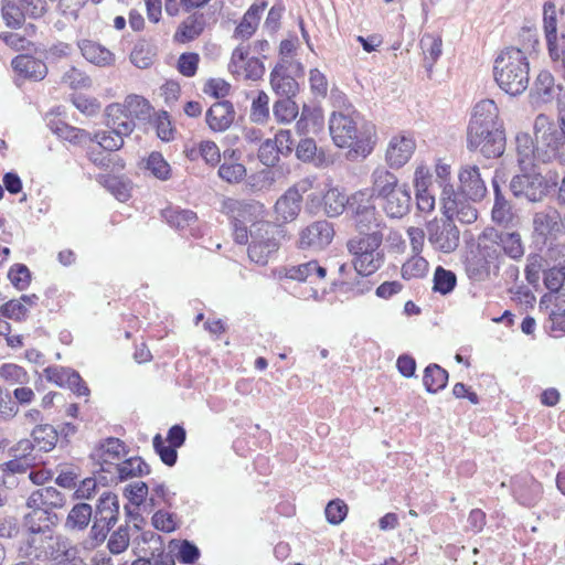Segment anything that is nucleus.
Returning a JSON list of instances; mask_svg holds the SVG:
<instances>
[{"label":"nucleus","instance_id":"21","mask_svg":"<svg viewBox=\"0 0 565 565\" xmlns=\"http://www.w3.org/2000/svg\"><path fill=\"white\" fill-rule=\"evenodd\" d=\"M461 193L472 202L481 201L487 194L484 180L477 166H463L458 174Z\"/></svg>","mask_w":565,"mask_h":565},{"label":"nucleus","instance_id":"48","mask_svg":"<svg viewBox=\"0 0 565 565\" xmlns=\"http://www.w3.org/2000/svg\"><path fill=\"white\" fill-rule=\"evenodd\" d=\"M544 32L548 46V52L551 49L561 47L562 41L561 36L557 38V19L555 12V6L552 3L544 4Z\"/></svg>","mask_w":565,"mask_h":565},{"label":"nucleus","instance_id":"51","mask_svg":"<svg viewBox=\"0 0 565 565\" xmlns=\"http://www.w3.org/2000/svg\"><path fill=\"white\" fill-rule=\"evenodd\" d=\"M457 286V276L454 271L438 266L433 278V291L443 296L449 295Z\"/></svg>","mask_w":565,"mask_h":565},{"label":"nucleus","instance_id":"55","mask_svg":"<svg viewBox=\"0 0 565 565\" xmlns=\"http://www.w3.org/2000/svg\"><path fill=\"white\" fill-rule=\"evenodd\" d=\"M146 168L159 180H168L171 177L170 164L160 152H151L147 159Z\"/></svg>","mask_w":565,"mask_h":565},{"label":"nucleus","instance_id":"25","mask_svg":"<svg viewBox=\"0 0 565 565\" xmlns=\"http://www.w3.org/2000/svg\"><path fill=\"white\" fill-rule=\"evenodd\" d=\"M97 451L100 469L109 473H113L117 462L125 459L128 454L125 443L114 437L105 439Z\"/></svg>","mask_w":565,"mask_h":565},{"label":"nucleus","instance_id":"46","mask_svg":"<svg viewBox=\"0 0 565 565\" xmlns=\"http://www.w3.org/2000/svg\"><path fill=\"white\" fill-rule=\"evenodd\" d=\"M297 129L301 134L318 132L323 127V114L321 108H302L297 120Z\"/></svg>","mask_w":565,"mask_h":565},{"label":"nucleus","instance_id":"14","mask_svg":"<svg viewBox=\"0 0 565 565\" xmlns=\"http://www.w3.org/2000/svg\"><path fill=\"white\" fill-rule=\"evenodd\" d=\"M494 129L504 130L498 108H477L468 127V145H480L481 136Z\"/></svg>","mask_w":565,"mask_h":565},{"label":"nucleus","instance_id":"42","mask_svg":"<svg viewBox=\"0 0 565 565\" xmlns=\"http://www.w3.org/2000/svg\"><path fill=\"white\" fill-rule=\"evenodd\" d=\"M518 162L522 171H529L534 166L535 146L531 136L526 132H519L515 137Z\"/></svg>","mask_w":565,"mask_h":565},{"label":"nucleus","instance_id":"57","mask_svg":"<svg viewBox=\"0 0 565 565\" xmlns=\"http://www.w3.org/2000/svg\"><path fill=\"white\" fill-rule=\"evenodd\" d=\"M318 148L316 141L311 138L301 139L296 148V156L303 162H313L316 166L322 163V159L317 154Z\"/></svg>","mask_w":565,"mask_h":565},{"label":"nucleus","instance_id":"63","mask_svg":"<svg viewBox=\"0 0 565 565\" xmlns=\"http://www.w3.org/2000/svg\"><path fill=\"white\" fill-rule=\"evenodd\" d=\"M324 514L329 523L340 524L348 514V505L340 499L332 500L327 504Z\"/></svg>","mask_w":565,"mask_h":565},{"label":"nucleus","instance_id":"62","mask_svg":"<svg viewBox=\"0 0 565 565\" xmlns=\"http://www.w3.org/2000/svg\"><path fill=\"white\" fill-rule=\"evenodd\" d=\"M28 311V307L19 299L9 300L0 308V312L4 318L14 321L25 320Z\"/></svg>","mask_w":565,"mask_h":565},{"label":"nucleus","instance_id":"36","mask_svg":"<svg viewBox=\"0 0 565 565\" xmlns=\"http://www.w3.org/2000/svg\"><path fill=\"white\" fill-rule=\"evenodd\" d=\"M488 249V246L480 245L479 253L467 258L466 269L471 279L480 281L489 276L492 254Z\"/></svg>","mask_w":565,"mask_h":565},{"label":"nucleus","instance_id":"37","mask_svg":"<svg viewBox=\"0 0 565 565\" xmlns=\"http://www.w3.org/2000/svg\"><path fill=\"white\" fill-rule=\"evenodd\" d=\"M301 202L299 198L287 190L275 203L276 221L287 223L296 220L301 211Z\"/></svg>","mask_w":565,"mask_h":565},{"label":"nucleus","instance_id":"11","mask_svg":"<svg viewBox=\"0 0 565 565\" xmlns=\"http://www.w3.org/2000/svg\"><path fill=\"white\" fill-rule=\"evenodd\" d=\"M510 190L516 198L539 202L547 193V182L541 173L523 171L522 174L512 178Z\"/></svg>","mask_w":565,"mask_h":565},{"label":"nucleus","instance_id":"16","mask_svg":"<svg viewBox=\"0 0 565 565\" xmlns=\"http://www.w3.org/2000/svg\"><path fill=\"white\" fill-rule=\"evenodd\" d=\"M415 149L416 142L411 136H393L386 147L385 162L391 169H401L411 160Z\"/></svg>","mask_w":565,"mask_h":565},{"label":"nucleus","instance_id":"18","mask_svg":"<svg viewBox=\"0 0 565 565\" xmlns=\"http://www.w3.org/2000/svg\"><path fill=\"white\" fill-rule=\"evenodd\" d=\"M44 376L49 382L60 387H67L78 396H86L89 390L83 382L78 372L64 366H47L44 369Z\"/></svg>","mask_w":565,"mask_h":565},{"label":"nucleus","instance_id":"12","mask_svg":"<svg viewBox=\"0 0 565 565\" xmlns=\"http://www.w3.org/2000/svg\"><path fill=\"white\" fill-rule=\"evenodd\" d=\"M564 231L561 215L555 210L535 213L533 217V237L537 245L555 241Z\"/></svg>","mask_w":565,"mask_h":565},{"label":"nucleus","instance_id":"23","mask_svg":"<svg viewBox=\"0 0 565 565\" xmlns=\"http://www.w3.org/2000/svg\"><path fill=\"white\" fill-rule=\"evenodd\" d=\"M53 532L22 531L18 544V552L21 557L41 559L49 539Z\"/></svg>","mask_w":565,"mask_h":565},{"label":"nucleus","instance_id":"17","mask_svg":"<svg viewBox=\"0 0 565 565\" xmlns=\"http://www.w3.org/2000/svg\"><path fill=\"white\" fill-rule=\"evenodd\" d=\"M334 236V231L328 221H317L305 227L299 234V247L323 249Z\"/></svg>","mask_w":565,"mask_h":565},{"label":"nucleus","instance_id":"22","mask_svg":"<svg viewBox=\"0 0 565 565\" xmlns=\"http://www.w3.org/2000/svg\"><path fill=\"white\" fill-rule=\"evenodd\" d=\"M289 61L281 58L270 74V84L274 92L282 98L290 100L298 92V83L288 74Z\"/></svg>","mask_w":565,"mask_h":565},{"label":"nucleus","instance_id":"61","mask_svg":"<svg viewBox=\"0 0 565 565\" xmlns=\"http://www.w3.org/2000/svg\"><path fill=\"white\" fill-rule=\"evenodd\" d=\"M8 278L18 290H24L31 281V273L23 264L13 265L8 273Z\"/></svg>","mask_w":565,"mask_h":565},{"label":"nucleus","instance_id":"38","mask_svg":"<svg viewBox=\"0 0 565 565\" xmlns=\"http://www.w3.org/2000/svg\"><path fill=\"white\" fill-rule=\"evenodd\" d=\"M82 55L98 66H109L115 62V55L105 46L90 40H83L78 44Z\"/></svg>","mask_w":565,"mask_h":565},{"label":"nucleus","instance_id":"29","mask_svg":"<svg viewBox=\"0 0 565 565\" xmlns=\"http://www.w3.org/2000/svg\"><path fill=\"white\" fill-rule=\"evenodd\" d=\"M65 495L54 487H43L33 491L26 499V508H44L46 511L64 507Z\"/></svg>","mask_w":565,"mask_h":565},{"label":"nucleus","instance_id":"58","mask_svg":"<svg viewBox=\"0 0 565 565\" xmlns=\"http://www.w3.org/2000/svg\"><path fill=\"white\" fill-rule=\"evenodd\" d=\"M152 445L154 448L156 454L160 457L161 461L172 467L175 465L178 460V452L177 447H173L172 445H166V440L162 438L160 434H157L153 437Z\"/></svg>","mask_w":565,"mask_h":565},{"label":"nucleus","instance_id":"34","mask_svg":"<svg viewBox=\"0 0 565 565\" xmlns=\"http://www.w3.org/2000/svg\"><path fill=\"white\" fill-rule=\"evenodd\" d=\"M480 145H468L470 150H479L486 158H498L505 149L504 130H497L483 134L480 138Z\"/></svg>","mask_w":565,"mask_h":565},{"label":"nucleus","instance_id":"56","mask_svg":"<svg viewBox=\"0 0 565 565\" xmlns=\"http://www.w3.org/2000/svg\"><path fill=\"white\" fill-rule=\"evenodd\" d=\"M150 124L156 128L157 136L163 141H170L174 137V129L171 125L170 117L166 110L156 113L150 120Z\"/></svg>","mask_w":565,"mask_h":565},{"label":"nucleus","instance_id":"28","mask_svg":"<svg viewBox=\"0 0 565 565\" xmlns=\"http://www.w3.org/2000/svg\"><path fill=\"white\" fill-rule=\"evenodd\" d=\"M135 127L134 120H124V122H116L115 129H110L108 132H97L95 139L98 142V147L107 151H116L124 145V137L129 136Z\"/></svg>","mask_w":565,"mask_h":565},{"label":"nucleus","instance_id":"30","mask_svg":"<svg viewBox=\"0 0 565 565\" xmlns=\"http://www.w3.org/2000/svg\"><path fill=\"white\" fill-rule=\"evenodd\" d=\"M515 500L523 507H534L542 498V484L531 477H522L514 483Z\"/></svg>","mask_w":565,"mask_h":565},{"label":"nucleus","instance_id":"35","mask_svg":"<svg viewBox=\"0 0 565 565\" xmlns=\"http://www.w3.org/2000/svg\"><path fill=\"white\" fill-rule=\"evenodd\" d=\"M118 481H127L150 473L149 465L141 457L125 458L114 468Z\"/></svg>","mask_w":565,"mask_h":565},{"label":"nucleus","instance_id":"45","mask_svg":"<svg viewBox=\"0 0 565 565\" xmlns=\"http://www.w3.org/2000/svg\"><path fill=\"white\" fill-rule=\"evenodd\" d=\"M1 15L10 29H19L25 22V13L21 0H2Z\"/></svg>","mask_w":565,"mask_h":565},{"label":"nucleus","instance_id":"31","mask_svg":"<svg viewBox=\"0 0 565 565\" xmlns=\"http://www.w3.org/2000/svg\"><path fill=\"white\" fill-rule=\"evenodd\" d=\"M12 68L25 78L41 81L47 74V66L42 61L31 55H18L11 62Z\"/></svg>","mask_w":565,"mask_h":565},{"label":"nucleus","instance_id":"8","mask_svg":"<svg viewBox=\"0 0 565 565\" xmlns=\"http://www.w3.org/2000/svg\"><path fill=\"white\" fill-rule=\"evenodd\" d=\"M348 209L352 213L355 228L359 235L379 231L382 218L375 207L369 189L359 190L348 200Z\"/></svg>","mask_w":565,"mask_h":565},{"label":"nucleus","instance_id":"53","mask_svg":"<svg viewBox=\"0 0 565 565\" xmlns=\"http://www.w3.org/2000/svg\"><path fill=\"white\" fill-rule=\"evenodd\" d=\"M428 262L419 254H414L402 266V276L404 279L423 278L428 271Z\"/></svg>","mask_w":565,"mask_h":565},{"label":"nucleus","instance_id":"1","mask_svg":"<svg viewBox=\"0 0 565 565\" xmlns=\"http://www.w3.org/2000/svg\"><path fill=\"white\" fill-rule=\"evenodd\" d=\"M329 130L339 148H350L347 158L356 160L372 153L376 143L375 126L363 121L359 113L351 108H341L331 114Z\"/></svg>","mask_w":565,"mask_h":565},{"label":"nucleus","instance_id":"6","mask_svg":"<svg viewBox=\"0 0 565 565\" xmlns=\"http://www.w3.org/2000/svg\"><path fill=\"white\" fill-rule=\"evenodd\" d=\"M286 236V231L280 225L273 223H256L248 233V257L260 266L273 260L280 247V242Z\"/></svg>","mask_w":565,"mask_h":565},{"label":"nucleus","instance_id":"49","mask_svg":"<svg viewBox=\"0 0 565 565\" xmlns=\"http://www.w3.org/2000/svg\"><path fill=\"white\" fill-rule=\"evenodd\" d=\"M31 436L35 447L45 452L52 450L57 441V433L55 428L49 424L38 425L32 430Z\"/></svg>","mask_w":565,"mask_h":565},{"label":"nucleus","instance_id":"15","mask_svg":"<svg viewBox=\"0 0 565 565\" xmlns=\"http://www.w3.org/2000/svg\"><path fill=\"white\" fill-rule=\"evenodd\" d=\"M228 68L232 74L252 81L262 78L265 73L263 62L258 57H248V50L243 45L233 51Z\"/></svg>","mask_w":565,"mask_h":565},{"label":"nucleus","instance_id":"44","mask_svg":"<svg viewBox=\"0 0 565 565\" xmlns=\"http://www.w3.org/2000/svg\"><path fill=\"white\" fill-rule=\"evenodd\" d=\"M448 383V372L438 364L426 366L423 376V384L428 393L436 394L444 390Z\"/></svg>","mask_w":565,"mask_h":565},{"label":"nucleus","instance_id":"54","mask_svg":"<svg viewBox=\"0 0 565 565\" xmlns=\"http://www.w3.org/2000/svg\"><path fill=\"white\" fill-rule=\"evenodd\" d=\"M0 377L10 385H25L30 377L28 372L14 363H4L0 366Z\"/></svg>","mask_w":565,"mask_h":565},{"label":"nucleus","instance_id":"19","mask_svg":"<svg viewBox=\"0 0 565 565\" xmlns=\"http://www.w3.org/2000/svg\"><path fill=\"white\" fill-rule=\"evenodd\" d=\"M405 184L406 182H401L394 172L380 166L371 173V189L369 193L373 200L382 201Z\"/></svg>","mask_w":565,"mask_h":565},{"label":"nucleus","instance_id":"52","mask_svg":"<svg viewBox=\"0 0 565 565\" xmlns=\"http://www.w3.org/2000/svg\"><path fill=\"white\" fill-rule=\"evenodd\" d=\"M345 195L339 189H330L323 196L324 212L330 217L340 215L348 204Z\"/></svg>","mask_w":565,"mask_h":565},{"label":"nucleus","instance_id":"33","mask_svg":"<svg viewBox=\"0 0 565 565\" xmlns=\"http://www.w3.org/2000/svg\"><path fill=\"white\" fill-rule=\"evenodd\" d=\"M119 514V501L117 494L111 491H104L100 493L96 510L95 519L103 521L108 526H114L117 522Z\"/></svg>","mask_w":565,"mask_h":565},{"label":"nucleus","instance_id":"32","mask_svg":"<svg viewBox=\"0 0 565 565\" xmlns=\"http://www.w3.org/2000/svg\"><path fill=\"white\" fill-rule=\"evenodd\" d=\"M207 24L206 15L203 12L190 14L178 28L174 39L178 42L186 43L199 38Z\"/></svg>","mask_w":565,"mask_h":565},{"label":"nucleus","instance_id":"13","mask_svg":"<svg viewBox=\"0 0 565 565\" xmlns=\"http://www.w3.org/2000/svg\"><path fill=\"white\" fill-rule=\"evenodd\" d=\"M327 269L317 260H310L295 266H281L273 270L274 278L278 280L289 279L317 284L324 279Z\"/></svg>","mask_w":565,"mask_h":565},{"label":"nucleus","instance_id":"43","mask_svg":"<svg viewBox=\"0 0 565 565\" xmlns=\"http://www.w3.org/2000/svg\"><path fill=\"white\" fill-rule=\"evenodd\" d=\"M92 516L93 509L88 503H77L68 512L64 526L68 531H83L88 526Z\"/></svg>","mask_w":565,"mask_h":565},{"label":"nucleus","instance_id":"5","mask_svg":"<svg viewBox=\"0 0 565 565\" xmlns=\"http://www.w3.org/2000/svg\"><path fill=\"white\" fill-rule=\"evenodd\" d=\"M223 210L232 220L234 239L238 244L248 243L249 230L256 223H269L265 220V205L255 200L226 199Z\"/></svg>","mask_w":565,"mask_h":565},{"label":"nucleus","instance_id":"50","mask_svg":"<svg viewBox=\"0 0 565 565\" xmlns=\"http://www.w3.org/2000/svg\"><path fill=\"white\" fill-rule=\"evenodd\" d=\"M420 46L424 53V65L427 71H431L434 64L441 55L443 41L441 38L426 34L420 40Z\"/></svg>","mask_w":565,"mask_h":565},{"label":"nucleus","instance_id":"7","mask_svg":"<svg viewBox=\"0 0 565 565\" xmlns=\"http://www.w3.org/2000/svg\"><path fill=\"white\" fill-rule=\"evenodd\" d=\"M550 56L554 62L555 71L565 79V45L551 49ZM536 103L565 106V86L554 84V77L548 72H541L534 83Z\"/></svg>","mask_w":565,"mask_h":565},{"label":"nucleus","instance_id":"24","mask_svg":"<svg viewBox=\"0 0 565 565\" xmlns=\"http://www.w3.org/2000/svg\"><path fill=\"white\" fill-rule=\"evenodd\" d=\"M381 207L390 218H402L407 215L412 206L409 185L406 183L391 195L383 199Z\"/></svg>","mask_w":565,"mask_h":565},{"label":"nucleus","instance_id":"9","mask_svg":"<svg viewBox=\"0 0 565 565\" xmlns=\"http://www.w3.org/2000/svg\"><path fill=\"white\" fill-rule=\"evenodd\" d=\"M440 201L443 204V213L447 220L451 222L457 220L462 224H471L477 221L478 211L473 206L472 201L461 192H456L451 184L444 185Z\"/></svg>","mask_w":565,"mask_h":565},{"label":"nucleus","instance_id":"26","mask_svg":"<svg viewBox=\"0 0 565 565\" xmlns=\"http://www.w3.org/2000/svg\"><path fill=\"white\" fill-rule=\"evenodd\" d=\"M30 511L23 516L22 531L53 532L57 523V514L44 508H28Z\"/></svg>","mask_w":565,"mask_h":565},{"label":"nucleus","instance_id":"64","mask_svg":"<svg viewBox=\"0 0 565 565\" xmlns=\"http://www.w3.org/2000/svg\"><path fill=\"white\" fill-rule=\"evenodd\" d=\"M542 268L543 257L539 254H530L526 258V266L524 269L525 279L530 285L539 284Z\"/></svg>","mask_w":565,"mask_h":565},{"label":"nucleus","instance_id":"60","mask_svg":"<svg viewBox=\"0 0 565 565\" xmlns=\"http://www.w3.org/2000/svg\"><path fill=\"white\" fill-rule=\"evenodd\" d=\"M221 179L228 183H238L246 177V168L237 162H224L218 169Z\"/></svg>","mask_w":565,"mask_h":565},{"label":"nucleus","instance_id":"27","mask_svg":"<svg viewBox=\"0 0 565 565\" xmlns=\"http://www.w3.org/2000/svg\"><path fill=\"white\" fill-rule=\"evenodd\" d=\"M162 216L171 227L180 232L189 230L192 236H196L199 234L195 228L198 215L192 210L181 209L179 206H169L162 211Z\"/></svg>","mask_w":565,"mask_h":565},{"label":"nucleus","instance_id":"41","mask_svg":"<svg viewBox=\"0 0 565 565\" xmlns=\"http://www.w3.org/2000/svg\"><path fill=\"white\" fill-rule=\"evenodd\" d=\"M492 186L494 192L492 220L494 223L499 225L508 226L513 220L512 206L501 193V189L497 180V177L492 179Z\"/></svg>","mask_w":565,"mask_h":565},{"label":"nucleus","instance_id":"39","mask_svg":"<svg viewBox=\"0 0 565 565\" xmlns=\"http://www.w3.org/2000/svg\"><path fill=\"white\" fill-rule=\"evenodd\" d=\"M493 236V242L503 249L504 254L512 259H520L524 255V246L522 244L521 235L516 232H501L497 233L491 231L489 234Z\"/></svg>","mask_w":565,"mask_h":565},{"label":"nucleus","instance_id":"20","mask_svg":"<svg viewBox=\"0 0 565 565\" xmlns=\"http://www.w3.org/2000/svg\"><path fill=\"white\" fill-rule=\"evenodd\" d=\"M75 553H78V548L68 537L52 533L40 561L62 565Z\"/></svg>","mask_w":565,"mask_h":565},{"label":"nucleus","instance_id":"2","mask_svg":"<svg viewBox=\"0 0 565 565\" xmlns=\"http://www.w3.org/2000/svg\"><path fill=\"white\" fill-rule=\"evenodd\" d=\"M493 73L500 88L509 95H520L529 86V61L524 52L518 47H507L498 55Z\"/></svg>","mask_w":565,"mask_h":565},{"label":"nucleus","instance_id":"10","mask_svg":"<svg viewBox=\"0 0 565 565\" xmlns=\"http://www.w3.org/2000/svg\"><path fill=\"white\" fill-rule=\"evenodd\" d=\"M426 230L428 243L435 250L449 254L458 247L460 233L450 220L429 222Z\"/></svg>","mask_w":565,"mask_h":565},{"label":"nucleus","instance_id":"40","mask_svg":"<svg viewBox=\"0 0 565 565\" xmlns=\"http://www.w3.org/2000/svg\"><path fill=\"white\" fill-rule=\"evenodd\" d=\"M266 8V2L253 4L244 14L242 21L236 26L234 36L242 40L249 39L256 31L260 15Z\"/></svg>","mask_w":565,"mask_h":565},{"label":"nucleus","instance_id":"3","mask_svg":"<svg viewBox=\"0 0 565 565\" xmlns=\"http://www.w3.org/2000/svg\"><path fill=\"white\" fill-rule=\"evenodd\" d=\"M561 126L550 121L548 117L539 115L534 122L535 159L547 163L557 160L565 164V114L559 117Z\"/></svg>","mask_w":565,"mask_h":565},{"label":"nucleus","instance_id":"47","mask_svg":"<svg viewBox=\"0 0 565 565\" xmlns=\"http://www.w3.org/2000/svg\"><path fill=\"white\" fill-rule=\"evenodd\" d=\"M236 117L234 108H207L206 122L214 131H224L231 127Z\"/></svg>","mask_w":565,"mask_h":565},{"label":"nucleus","instance_id":"59","mask_svg":"<svg viewBox=\"0 0 565 565\" xmlns=\"http://www.w3.org/2000/svg\"><path fill=\"white\" fill-rule=\"evenodd\" d=\"M544 285L551 292H558L565 282V267L554 266L544 271Z\"/></svg>","mask_w":565,"mask_h":565},{"label":"nucleus","instance_id":"4","mask_svg":"<svg viewBox=\"0 0 565 565\" xmlns=\"http://www.w3.org/2000/svg\"><path fill=\"white\" fill-rule=\"evenodd\" d=\"M382 242L381 231L356 235L348 241L347 247L352 255V264L359 275L370 276L382 267L385 260L384 250L381 248Z\"/></svg>","mask_w":565,"mask_h":565}]
</instances>
